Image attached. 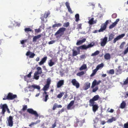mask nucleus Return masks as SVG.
<instances>
[{"mask_svg":"<svg viewBox=\"0 0 128 128\" xmlns=\"http://www.w3.org/2000/svg\"><path fill=\"white\" fill-rule=\"evenodd\" d=\"M27 112L29 113L32 115H34L36 117V119L39 116L37 112L34 110L33 109L29 108L27 109Z\"/></svg>","mask_w":128,"mask_h":128,"instance_id":"7ed1b4c3","label":"nucleus"},{"mask_svg":"<svg viewBox=\"0 0 128 128\" xmlns=\"http://www.w3.org/2000/svg\"><path fill=\"white\" fill-rule=\"evenodd\" d=\"M69 25V23L68 22L65 23L64 24V26L66 27H67Z\"/></svg>","mask_w":128,"mask_h":128,"instance_id":"3c124183","label":"nucleus"},{"mask_svg":"<svg viewBox=\"0 0 128 128\" xmlns=\"http://www.w3.org/2000/svg\"><path fill=\"white\" fill-rule=\"evenodd\" d=\"M94 103L92 104L91 103H90L89 106H92V110L93 111L95 112L98 109V105L97 104H94Z\"/></svg>","mask_w":128,"mask_h":128,"instance_id":"0eeeda50","label":"nucleus"},{"mask_svg":"<svg viewBox=\"0 0 128 128\" xmlns=\"http://www.w3.org/2000/svg\"><path fill=\"white\" fill-rule=\"evenodd\" d=\"M62 26V24L60 23H59L58 24H54L52 26L53 28H55L56 27H58L60 26Z\"/></svg>","mask_w":128,"mask_h":128,"instance_id":"f704fd0d","label":"nucleus"},{"mask_svg":"<svg viewBox=\"0 0 128 128\" xmlns=\"http://www.w3.org/2000/svg\"><path fill=\"white\" fill-rule=\"evenodd\" d=\"M107 73L109 74H114V70L113 69L110 70L109 71H107Z\"/></svg>","mask_w":128,"mask_h":128,"instance_id":"58836bf2","label":"nucleus"},{"mask_svg":"<svg viewBox=\"0 0 128 128\" xmlns=\"http://www.w3.org/2000/svg\"><path fill=\"white\" fill-rule=\"evenodd\" d=\"M65 5L68 9V12L70 14L73 13L70 7L69 3L68 2H66L65 3Z\"/></svg>","mask_w":128,"mask_h":128,"instance_id":"4468645a","label":"nucleus"},{"mask_svg":"<svg viewBox=\"0 0 128 128\" xmlns=\"http://www.w3.org/2000/svg\"><path fill=\"white\" fill-rule=\"evenodd\" d=\"M56 126V121L54 124L52 125L51 128H54Z\"/></svg>","mask_w":128,"mask_h":128,"instance_id":"13d9d810","label":"nucleus"},{"mask_svg":"<svg viewBox=\"0 0 128 128\" xmlns=\"http://www.w3.org/2000/svg\"><path fill=\"white\" fill-rule=\"evenodd\" d=\"M47 58L46 56L42 58L41 61L38 63L39 65H41L43 64L45 62Z\"/></svg>","mask_w":128,"mask_h":128,"instance_id":"dca6fc26","label":"nucleus"},{"mask_svg":"<svg viewBox=\"0 0 128 128\" xmlns=\"http://www.w3.org/2000/svg\"><path fill=\"white\" fill-rule=\"evenodd\" d=\"M10 24H11L10 25L8 26L10 28H12L14 26H19L20 25V23L16 22L15 21L11 22Z\"/></svg>","mask_w":128,"mask_h":128,"instance_id":"39448f33","label":"nucleus"},{"mask_svg":"<svg viewBox=\"0 0 128 128\" xmlns=\"http://www.w3.org/2000/svg\"><path fill=\"white\" fill-rule=\"evenodd\" d=\"M32 74V72H30L29 74L26 76H24V77H28V78H30L31 76V74Z\"/></svg>","mask_w":128,"mask_h":128,"instance_id":"4d7b16f0","label":"nucleus"},{"mask_svg":"<svg viewBox=\"0 0 128 128\" xmlns=\"http://www.w3.org/2000/svg\"><path fill=\"white\" fill-rule=\"evenodd\" d=\"M87 48H88L87 46L85 45H84L77 48V50L78 51V52H79V53L80 52V49H81L82 50H85Z\"/></svg>","mask_w":128,"mask_h":128,"instance_id":"2eb2a0df","label":"nucleus"},{"mask_svg":"<svg viewBox=\"0 0 128 128\" xmlns=\"http://www.w3.org/2000/svg\"><path fill=\"white\" fill-rule=\"evenodd\" d=\"M120 66H119L118 67V69H116L117 73L120 74H121L122 72V70L120 68Z\"/></svg>","mask_w":128,"mask_h":128,"instance_id":"473e14b6","label":"nucleus"},{"mask_svg":"<svg viewBox=\"0 0 128 128\" xmlns=\"http://www.w3.org/2000/svg\"><path fill=\"white\" fill-rule=\"evenodd\" d=\"M125 35L124 34H123L117 36L113 40V43H115L117 41L123 38Z\"/></svg>","mask_w":128,"mask_h":128,"instance_id":"6e6552de","label":"nucleus"},{"mask_svg":"<svg viewBox=\"0 0 128 128\" xmlns=\"http://www.w3.org/2000/svg\"><path fill=\"white\" fill-rule=\"evenodd\" d=\"M54 62L52 61V59H50L49 60V61L48 62V64L50 66H52L54 64Z\"/></svg>","mask_w":128,"mask_h":128,"instance_id":"cd10ccee","label":"nucleus"},{"mask_svg":"<svg viewBox=\"0 0 128 128\" xmlns=\"http://www.w3.org/2000/svg\"><path fill=\"white\" fill-rule=\"evenodd\" d=\"M128 84V77L125 80L123 83V85H126Z\"/></svg>","mask_w":128,"mask_h":128,"instance_id":"8fccbe9b","label":"nucleus"},{"mask_svg":"<svg viewBox=\"0 0 128 128\" xmlns=\"http://www.w3.org/2000/svg\"><path fill=\"white\" fill-rule=\"evenodd\" d=\"M114 35L112 34H110L108 38V41L112 40L114 38Z\"/></svg>","mask_w":128,"mask_h":128,"instance_id":"c85d7f7f","label":"nucleus"},{"mask_svg":"<svg viewBox=\"0 0 128 128\" xmlns=\"http://www.w3.org/2000/svg\"><path fill=\"white\" fill-rule=\"evenodd\" d=\"M26 55L27 56H30L29 57L30 58H32L35 56V54L33 53L28 51L27 52Z\"/></svg>","mask_w":128,"mask_h":128,"instance_id":"ddd939ff","label":"nucleus"},{"mask_svg":"<svg viewBox=\"0 0 128 128\" xmlns=\"http://www.w3.org/2000/svg\"><path fill=\"white\" fill-rule=\"evenodd\" d=\"M66 30V28H65L63 27L60 28L55 33V35L60 34L61 33H62L63 34Z\"/></svg>","mask_w":128,"mask_h":128,"instance_id":"1a4fd4ad","label":"nucleus"},{"mask_svg":"<svg viewBox=\"0 0 128 128\" xmlns=\"http://www.w3.org/2000/svg\"><path fill=\"white\" fill-rule=\"evenodd\" d=\"M38 73H36V72H35L34 73V78L36 80H38L39 78V76H38V74H37Z\"/></svg>","mask_w":128,"mask_h":128,"instance_id":"a19ab883","label":"nucleus"},{"mask_svg":"<svg viewBox=\"0 0 128 128\" xmlns=\"http://www.w3.org/2000/svg\"><path fill=\"white\" fill-rule=\"evenodd\" d=\"M98 89V86H96L95 88H94L92 90L93 92H95Z\"/></svg>","mask_w":128,"mask_h":128,"instance_id":"603ef678","label":"nucleus"},{"mask_svg":"<svg viewBox=\"0 0 128 128\" xmlns=\"http://www.w3.org/2000/svg\"><path fill=\"white\" fill-rule=\"evenodd\" d=\"M28 87L30 89L33 88H34L33 90H34V89H37L38 90H40V86L36 85L35 84H33L32 86H30Z\"/></svg>","mask_w":128,"mask_h":128,"instance_id":"f8f14e48","label":"nucleus"},{"mask_svg":"<svg viewBox=\"0 0 128 128\" xmlns=\"http://www.w3.org/2000/svg\"><path fill=\"white\" fill-rule=\"evenodd\" d=\"M84 74V72L83 71H82L79 72L77 74V75L78 76H80Z\"/></svg>","mask_w":128,"mask_h":128,"instance_id":"c03bdc74","label":"nucleus"},{"mask_svg":"<svg viewBox=\"0 0 128 128\" xmlns=\"http://www.w3.org/2000/svg\"><path fill=\"white\" fill-rule=\"evenodd\" d=\"M107 38L105 37L102 39V41L101 42L100 44L102 46H104L106 43L107 40Z\"/></svg>","mask_w":128,"mask_h":128,"instance_id":"9d476101","label":"nucleus"},{"mask_svg":"<svg viewBox=\"0 0 128 128\" xmlns=\"http://www.w3.org/2000/svg\"><path fill=\"white\" fill-rule=\"evenodd\" d=\"M24 111V106H23V107L22 108V110L20 111L19 112L21 114H22V112Z\"/></svg>","mask_w":128,"mask_h":128,"instance_id":"680f3d73","label":"nucleus"},{"mask_svg":"<svg viewBox=\"0 0 128 128\" xmlns=\"http://www.w3.org/2000/svg\"><path fill=\"white\" fill-rule=\"evenodd\" d=\"M48 94H46L45 96V98L44 99V101L45 102H46L47 100H48Z\"/></svg>","mask_w":128,"mask_h":128,"instance_id":"6e6d98bb","label":"nucleus"},{"mask_svg":"<svg viewBox=\"0 0 128 128\" xmlns=\"http://www.w3.org/2000/svg\"><path fill=\"white\" fill-rule=\"evenodd\" d=\"M17 97L16 94H14L12 93H9L7 96L5 95L4 97L3 98V100H12Z\"/></svg>","mask_w":128,"mask_h":128,"instance_id":"f257e3e1","label":"nucleus"},{"mask_svg":"<svg viewBox=\"0 0 128 128\" xmlns=\"http://www.w3.org/2000/svg\"><path fill=\"white\" fill-rule=\"evenodd\" d=\"M8 106L6 104H2L0 105V108L2 109L1 114L3 116H4L5 113L6 112V110L8 108Z\"/></svg>","mask_w":128,"mask_h":128,"instance_id":"f03ea898","label":"nucleus"},{"mask_svg":"<svg viewBox=\"0 0 128 128\" xmlns=\"http://www.w3.org/2000/svg\"><path fill=\"white\" fill-rule=\"evenodd\" d=\"M49 86L46 84L44 86L43 88V90L44 91H46L48 90V88H49Z\"/></svg>","mask_w":128,"mask_h":128,"instance_id":"4c0bfd02","label":"nucleus"},{"mask_svg":"<svg viewBox=\"0 0 128 128\" xmlns=\"http://www.w3.org/2000/svg\"><path fill=\"white\" fill-rule=\"evenodd\" d=\"M125 44V42H122V43L121 44L120 46V49H122L124 47V45Z\"/></svg>","mask_w":128,"mask_h":128,"instance_id":"de8ad7c7","label":"nucleus"},{"mask_svg":"<svg viewBox=\"0 0 128 128\" xmlns=\"http://www.w3.org/2000/svg\"><path fill=\"white\" fill-rule=\"evenodd\" d=\"M64 94V92H60V93L57 95V98H61Z\"/></svg>","mask_w":128,"mask_h":128,"instance_id":"72a5a7b5","label":"nucleus"},{"mask_svg":"<svg viewBox=\"0 0 128 128\" xmlns=\"http://www.w3.org/2000/svg\"><path fill=\"white\" fill-rule=\"evenodd\" d=\"M76 18L75 20L76 22H78L79 20V15L78 14H76L75 15Z\"/></svg>","mask_w":128,"mask_h":128,"instance_id":"ea45409f","label":"nucleus"},{"mask_svg":"<svg viewBox=\"0 0 128 128\" xmlns=\"http://www.w3.org/2000/svg\"><path fill=\"white\" fill-rule=\"evenodd\" d=\"M55 42V41L54 40H52L49 42L48 43L49 44H53Z\"/></svg>","mask_w":128,"mask_h":128,"instance_id":"0e129e2a","label":"nucleus"},{"mask_svg":"<svg viewBox=\"0 0 128 128\" xmlns=\"http://www.w3.org/2000/svg\"><path fill=\"white\" fill-rule=\"evenodd\" d=\"M64 81L63 80H60L57 84V87L58 88L60 87L62 85L64 84Z\"/></svg>","mask_w":128,"mask_h":128,"instance_id":"aec40b11","label":"nucleus"},{"mask_svg":"<svg viewBox=\"0 0 128 128\" xmlns=\"http://www.w3.org/2000/svg\"><path fill=\"white\" fill-rule=\"evenodd\" d=\"M94 42H92L90 44H89L87 46L88 48L92 47L94 46Z\"/></svg>","mask_w":128,"mask_h":128,"instance_id":"a18cd8bd","label":"nucleus"},{"mask_svg":"<svg viewBox=\"0 0 128 128\" xmlns=\"http://www.w3.org/2000/svg\"><path fill=\"white\" fill-rule=\"evenodd\" d=\"M13 118L11 116L9 117V118L8 120V126H12L13 124V122L12 121Z\"/></svg>","mask_w":128,"mask_h":128,"instance_id":"9b49d317","label":"nucleus"},{"mask_svg":"<svg viewBox=\"0 0 128 128\" xmlns=\"http://www.w3.org/2000/svg\"><path fill=\"white\" fill-rule=\"evenodd\" d=\"M50 14V12L49 11L46 12L44 14V17L45 18H47L49 15Z\"/></svg>","mask_w":128,"mask_h":128,"instance_id":"a878e982","label":"nucleus"},{"mask_svg":"<svg viewBox=\"0 0 128 128\" xmlns=\"http://www.w3.org/2000/svg\"><path fill=\"white\" fill-rule=\"evenodd\" d=\"M106 28V26L103 24L101 26L100 28L98 30L99 32H100L103 31L105 30Z\"/></svg>","mask_w":128,"mask_h":128,"instance_id":"f3484780","label":"nucleus"},{"mask_svg":"<svg viewBox=\"0 0 128 128\" xmlns=\"http://www.w3.org/2000/svg\"><path fill=\"white\" fill-rule=\"evenodd\" d=\"M100 98V96L98 95H96L92 98L90 100L89 103H91L92 104L95 103L94 101L98 100Z\"/></svg>","mask_w":128,"mask_h":128,"instance_id":"20e7f679","label":"nucleus"},{"mask_svg":"<svg viewBox=\"0 0 128 128\" xmlns=\"http://www.w3.org/2000/svg\"><path fill=\"white\" fill-rule=\"evenodd\" d=\"M37 39L36 38V37L35 36H34L33 38V42H36Z\"/></svg>","mask_w":128,"mask_h":128,"instance_id":"e2e57ef3","label":"nucleus"},{"mask_svg":"<svg viewBox=\"0 0 128 128\" xmlns=\"http://www.w3.org/2000/svg\"><path fill=\"white\" fill-rule=\"evenodd\" d=\"M124 128H128V122L124 124Z\"/></svg>","mask_w":128,"mask_h":128,"instance_id":"bf43d9fd","label":"nucleus"},{"mask_svg":"<svg viewBox=\"0 0 128 128\" xmlns=\"http://www.w3.org/2000/svg\"><path fill=\"white\" fill-rule=\"evenodd\" d=\"M71 83L72 85L76 86L77 88H79L80 86L79 83L75 79H72L71 81Z\"/></svg>","mask_w":128,"mask_h":128,"instance_id":"423d86ee","label":"nucleus"},{"mask_svg":"<svg viewBox=\"0 0 128 128\" xmlns=\"http://www.w3.org/2000/svg\"><path fill=\"white\" fill-rule=\"evenodd\" d=\"M40 28H38V29H35V32L36 33H38L40 32Z\"/></svg>","mask_w":128,"mask_h":128,"instance_id":"052dcab7","label":"nucleus"},{"mask_svg":"<svg viewBox=\"0 0 128 128\" xmlns=\"http://www.w3.org/2000/svg\"><path fill=\"white\" fill-rule=\"evenodd\" d=\"M112 18H115L117 16V14L116 13H114L112 14Z\"/></svg>","mask_w":128,"mask_h":128,"instance_id":"864d4df0","label":"nucleus"},{"mask_svg":"<svg viewBox=\"0 0 128 128\" xmlns=\"http://www.w3.org/2000/svg\"><path fill=\"white\" fill-rule=\"evenodd\" d=\"M24 30L26 32H27L30 31L32 32H33V31L30 28H25L24 29Z\"/></svg>","mask_w":128,"mask_h":128,"instance_id":"37998d69","label":"nucleus"},{"mask_svg":"<svg viewBox=\"0 0 128 128\" xmlns=\"http://www.w3.org/2000/svg\"><path fill=\"white\" fill-rule=\"evenodd\" d=\"M73 51V53L72 55L73 56H76L77 55H78V54L79 53V52L78 53V52L77 51L74 50H72Z\"/></svg>","mask_w":128,"mask_h":128,"instance_id":"79ce46f5","label":"nucleus"},{"mask_svg":"<svg viewBox=\"0 0 128 128\" xmlns=\"http://www.w3.org/2000/svg\"><path fill=\"white\" fill-rule=\"evenodd\" d=\"M98 70L96 69V68L93 70L92 73L90 75L91 76H94L96 74Z\"/></svg>","mask_w":128,"mask_h":128,"instance_id":"e433bc0d","label":"nucleus"},{"mask_svg":"<svg viewBox=\"0 0 128 128\" xmlns=\"http://www.w3.org/2000/svg\"><path fill=\"white\" fill-rule=\"evenodd\" d=\"M109 20H107L106 21V22L104 24L106 25L107 26V25L109 23Z\"/></svg>","mask_w":128,"mask_h":128,"instance_id":"338daca9","label":"nucleus"},{"mask_svg":"<svg viewBox=\"0 0 128 128\" xmlns=\"http://www.w3.org/2000/svg\"><path fill=\"white\" fill-rule=\"evenodd\" d=\"M57 104L56 103H55L54 104L52 108V110H54L56 109V108H57Z\"/></svg>","mask_w":128,"mask_h":128,"instance_id":"5fc2aeb1","label":"nucleus"},{"mask_svg":"<svg viewBox=\"0 0 128 128\" xmlns=\"http://www.w3.org/2000/svg\"><path fill=\"white\" fill-rule=\"evenodd\" d=\"M106 123V122L105 121L103 120V121H102L101 122V124L103 125L104 124Z\"/></svg>","mask_w":128,"mask_h":128,"instance_id":"774afa93","label":"nucleus"},{"mask_svg":"<svg viewBox=\"0 0 128 128\" xmlns=\"http://www.w3.org/2000/svg\"><path fill=\"white\" fill-rule=\"evenodd\" d=\"M81 26H82V24H78V28L80 29H81L82 28Z\"/></svg>","mask_w":128,"mask_h":128,"instance_id":"69168bd1","label":"nucleus"},{"mask_svg":"<svg viewBox=\"0 0 128 128\" xmlns=\"http://www.w3.org/2000/svg\"><path fill=\"white\" fill-rule=\"evenodd\" d=\"M104 58L106 60H109L110 58V56L109 53H106L104 55Z\"/></svg>","mask_w":128,"mask_h":128,"instance_id":"b1692460","label":"nucleus"},{"mask_svg":"<svg viewBox=\"0 0 128 128\" xmlns=\"http://www.w3.org/2000/svg\"><path fill=\"white\" fill-rule=\"evenodd\" d=\"M116 25V24L114 22L109 26V28L110 29H112Z\"/></svg>","mask_w":128,"mask_h":128,"instance_id":"49530a36","label":"nucleus"},{"mask_svg":"<svg viewBox=\"0 0 128 128\" xmlns=\"http://www.w3.org/2000/svg\"><path fill=\"white\" fill-rule=\"evenodd\" d=\"M96 80H94L93 82L92 85L91 86V88H94L95 86L96 85Z\"/></svg>","mask_w":128,"mask_h":128,"instance_id":"2f4dec72","label":"nucleus"},{"mask_svg":"<svg viewBox=\"0 0 128 128\" xmlns=\"http://www.w3.org/2000/svg\"><path fill=\"white\" fill-rule=\"evenodd\" d=\"M96 20H94V18H92L88 22V23L90 25H92L96 23Z\"/></svg>","mask_w":128,"mask_h":128,"instance_id":"6ab92c4d","label":"nucleus"},{"mask_svg":"<svg viewBox=\"0 0 128 128\" xmlns=\"http://www.w3.org/2000/svg\"><path fill=\"white\" fill-rule=\"evenodd\" d=\"M90 84L88 82H86L84 84V89L86 90L90 87Z\"/></svg>","mask_w":128,"mask_h":128,"instance_id":"a211bd4d","label":"nucleus"},{"mask_svg":"<svg viewBox=\"0 0 128 128\" xmlns=\"http://www.w3.org/2000/svg\"><path fill=\"white\" fill-rule=\"evenodd\" d=\"M37 71L35 72L36 73H38L37 74H41L42 72V70L41 68L40 67H37Z\"/></svg>","mask_w":128,"mask_h":128,"instance_id":"4be33fe9","label":"nucleus"},{"mask_svg":"<svg viewBox=\"0 0 128 128\" xmlns=\"http://www.w3.org/2000/svg\"><path fill=\"white\" fill-rule=\"evenodd\" d=\"M51 82V80L49 79L48 78L46 82V84L47 85L50 86V84Z\"/></svg>","mask_w":128,"mask_h":128,"instance_id":"09e8293b","label":"nucleus"},{"mask_svg":"<svg viewBox=\"0 0 128 128\" xmlns=\"http://www.w3.org/2000/svg\"><path fill=\"white\" fill-rule=\"evenodd\" d=\"M100 53V52L98 50H96V52H95L94 53H92L91 54V56H96L99 54Z\"/></svg>","mask_w":128,"mask_h":128,"instance_id":"c9c22d12","label":"nucleus"},{"mask_svg":"<svg viewBox=\"0 0 128 128\" xmlns=\"http://www.w3.org/2000/svg\"><path fill=\"white\" fill-rule=\"evenodd\" d=\"M104 66V64L102 63L96 66V68L98 70L100 68H102Z\"/></svg>","mask_w":128,"mask_h":128,"instance_id":"c756f323","label":"nucleus"},{"mask_svg":"<svg viewBox=\"0 0 128 128\" xmlns=\"http://www.w3.org/2000/svg\"><path fill=\"white\" fill-rule=\"evenodd\" d=\"M86 40L85 38H84L81 40L78 41L76 43L77 45H79L81 44L82 43L85 42Z\"/></svg>","mask_w":128,"mask_h":128,"instance_id":"412c9836","label":"nucleus"},{"mask_svg":"<svg viewBox=\"0 0 128 128\" xmlns=\"http://www.w3.org/2000/svg\"><path fill=\"white\" fill-rule=\"evenodd\" d=\"M116 120V118L115 117H112L111 118L108 119L107 122L108 123H110L113 121H115Z\"/></svg>","mask_w":128,"mask_h":128,"instance_id":"393cba45","label":"nucleus"},{"mask_svg":"<svg viewBox=\"0 0 128 128\" xmlns=\"http://www.w3.org/2000/svg\"><path fill=\"white\" fill-rule=\"evenodd\" d=\"M74 103V100L71 101L67 106V109L68 110L70 109L71 107L73 105Z\"/></svg>","mask_w":128,"mask_h":128,"instance_id":"5701e85b","label":"nucleus"},{"mask_svg":"<svg viewBox=\"0 0 128 128\" xmlns=\"http://www.w3.org/2000/svg\"><path fill=\"white\" fill-rule=\"evenodd\" d=\"M126 105V103L124 102L123 101L121 104L120 107L122 108H124L125 107Z\"/></svg>","mask_w":128,"mask_h":128,"instance_id":"7c9ffc66","label":"nucleus"},{"mask_svg":"<svg viewBox=\"0 0 128 128\" xmlns=\"http://www.w3.org/2000/svg\"><path fill=\"white\" fill-rule=\"evenodd\" d=\"M87 68L86 64H83L80 68L79 70H83L86 69Z\"/></svg>","mask_w":128,"mask_h":128,"instance_id":"bb28decb","label":"nucleus"}]
</instances>
